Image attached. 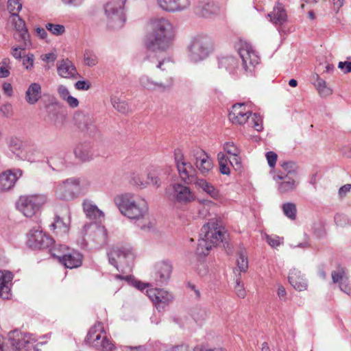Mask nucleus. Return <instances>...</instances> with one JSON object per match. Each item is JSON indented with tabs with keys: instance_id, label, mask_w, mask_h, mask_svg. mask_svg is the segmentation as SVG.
Returning <instances> with one entry per match:
<instances>
[{
	"instance_id": "dca6fc26",
	"label": "nucleus",
	"mask_w": 351,
	"mask_h": 351,
	"mask_svg": "<svg viewBox=\"0 0 351 351\" xmlns=\"http://www.w3.org/2000/svg\"><path fill=\"white\" fill-rule=\"evenodd\" d=\"M147 295L159 311L164 309L173 300L172 294L162 289H147Z\"/></svg>"
},
{
	"instance_id": "4c0bfd02",
	"label": "nucleus",
	"mask_w": 351,
	"mask_h": 351,
	"mask_svg": "<svg viewBox=\"0 0 351 351\" xmlns=\"http://www.w3.org/2000/svg\"><path fill=\"white\" fill-rule=\"evenodd\" d=\"M58 75L63 78L76 79L79 77V73L76 67H57Z\"/></svg>"
},
{
	"instance_id": "4be33fe9",
	"label": "nucleus",
	"mask_w": 351,
	"mask_h": 351,
	"mask_svg": "<svg viewBox=\"0 0 351 351\" xmlns=\"http://www.w3.org/2000/svg\"><path fill=\"white\" fill-rule=\"evenodd\" d=\"M51 101H56L52 98ZM47 119L55 125L63 124L66 115L63 113L56 101H51L45 106Z\"/></svg>"
},
{
	"instance_id": "393cba45",
	"label": "nucleus",
	"mask_w": 351,
	"mask_h": 351,
	"mask_svg": "<svg viewBox=\"0 0 351 351\" xmlns=\"http://www.w3.org/2000/svg\"><path fill=\"white\" fill-rule=\"evenodd\" d=\"M332 281L334 284H338L340 290L350 295L351 287L349 285L348 278L346 276V270L343 267H339L331 273Z\"/></svg>"
},
{
	"instance_id": "f257e3e1",
	"label": "nucleus",
	"mask_w": 351,
	"mask_h": 351,
	"mask_svg": "<svg viewBox=\"0 0 351 351\" xmlns=\"http://www.w3.org/2000/svg\"><path fill=\"white\" fill-rule=\"evenodd\" d=\"M174 37L172 24L167 19L161 18L152 22V32L148 33L143 41L145 47L152 51L167 50Z\"/></svg>"
},
{
	"instance_id": "6ab92c4d",
	"label": "nucleus",
	"mask_w": 351,
	"mask_h": 351,
	"mask_svg": "<svg viewBox=\"0 0 351 351\" xmlns=\"http://www.w3.org/2000/svg\"><path fill=\"white\" fill-rule=\"evenodd\" d=\"M74 119L76 125L82 132L88 135H94L97 132V128L92 115L83 112H77L75 114Z\"/></svg>"
},
{
	"instance_id": "3c124183",
	"label": "nucleus",
	"mask_w": 351,
	"mask_h": 351,
	"mask_svg": "<svg viewBox=\"0 0 351 351\" xmlns=\"http://www.w3.org/2000/svg\"><path fill=\"white\" fill-rule=\"evenodd\" d=\"M8 144L10 150L14 153L21 149L22 142L19 138L12 136L8 139Z\"/></svg>"
},
{
	"instance_id": "ddd939ff",
	"label": "nucleus",
	"mask_w": 351,
	"mask_h": 351,
	"mask_svg": "<svg viewBox=\"0 0 351 351\" xmlns=\"http://www.w3.org/2000/svg\"><path fill=\"white\" fill-rule=\"evenodd\" d=\"M9 341L13 351H31V347L36 341L32 335L14 330L9 332Z\"/></svg>"
},
{
	"instance_id": "e2e57ef3",
	"label": "nucleus",
	"mask_w": 351,
	"mask_h": 351,
	"mask_svg": "<svg viewBox=\"0 0 351 351\" xmlns=\"http://www.w3.org/2000/svg\"><path fill=\"white\" fill-rule=\"evenodd\" d=\"M0 351H13V348L5 341L4 337L0 335Z\"/></svg>"
},
{
	"instance_id": "13d9d810",
	"label": "nucleus",
	"mask_w": 351,
	"mask_h": 351,
	"mask_svg": "<svg viewBox=\"0 0 351 351\" xmlns=\"http://www.w3.org/2000/svg\"><path fill=\"white\" fill-rule=\"evenodd\" d=\"M269 166L274 168L276 164L278 155L274 152H267L265 154Z\"/></svg>"
},
{
	"instance_id": "c756f323",
	"label": "nucleus",
	"mask_w": 351,
	"mask_h": 351,
	"mask_svg": "<svg viewBox=\"0 0 351 351\" xmlns=\"http://www.w3.org/2000/svg\"><path fill=\"white\" fill-rule=\"evenodd\" d=\"M160 7L168 12L181 11L190 5V0H158Z\"/></svg>"
},
{
	"instance_id": "c03bdc74",
	"label": "nucleus",
	"mask_w": 351,
	"mask_h": 351,
	"mask_svg": "<svg viewBox=\"0 0 351 351\" xmlns=\"http://www.w3.org/2000/svg\"><path fill=\"white\" fill-rule=\"evenodd\" d=\"M22 8V3L19 0H8V10L11 15L16 16Z\"/></svg>"
},
{
	"instance_id": "b1692460",
	"label": "nucleus",
	"mask_w": 351,
	"mask_h": 351,
	"mask_svg": "<svg viewBox=\"0 0 351 351\" xmlns=\"http://www.w3.org/2000/svg\"><path fill=\"white\" fill-rule=\"evenodd\" d=\"M21 176V171L16 172L7 170L0 173V193L10 191L14 186L19 176Z\"/></svg>"
},
{
	"instance_id": "338daca9",
	"label": "nucleus",
	"mask_w": 351,
	"mask_h": 351,
	"mask_svg": "<svg viewBox=\"0 0 351 351\" xmlns=\"http://www.w3.org/2000/svg\"><path fill=\"white\" fill-rule=\"evenodd\" d=\"M2 88L5 94H6L8 97H11L12 95L13 88L11 84L4 82L2 85Z\"/></svg>"
},
{
	"instance_id": "c9c22d12",
	"label": "nucleus",
	"mask_w": 351,
	"mask_h": 351,
	"mask_svg": "<svg viewBox=\"0 0 351 351\" xmlns=\"http://www.w3.org/2000/svg\"><path fill=\"white\" fill-rule=\"evenodd\" d=\"M167 176V172L160 167H154L147 174L149 183L158 187L161 180Z\"/></svg>"
},
{
	"instance_id": "f704fd0d",
	"label": "nucleus",
	"mask_w": 351,
	"mask_h": 351,
	"mask_svg": "<svg viewBox=\"0 0 351 351\" xmlns=\"http://www.w3.org/2000/svg\"><path fill=\"white\" fill-rule=\"evenodd\" d=\"M193 184H194L196 188L202 189L214 199L219 197V191L204 179L197 178Z\"/></svg>"
},
{
	"instance_id": "49530a36",
	"label": "nucleus",
	"mask_w": 351,
	"mask_h": 351,
	"mask_svg": "<svg viewBox=\"0 0 351 351\" xmlns=\"http://www.w3.org/2000/svg\"><path fill=\"white\" fill-rule=\"evenodd\" d=\"M237 266L240 271L245 272L248 268V261L244 252H240L237 258Z\"/></svg>"
},
{
	"instance_id": "aec40b11",
	"label": "nucleus",
	"mask_w": 351,
	"mask_h": 351,
	"mask_svg": "<svg viewBox=\"0 0 351 351\" xmlns=\"http://www.w3.org/2000/svg\"><path fill=\"white\" fill-rule=\"evenodd\" d=\"M252 115L250 111L245 109L244 104H236L229 112V120L234 125H243Z\"/></svg>"
},
{
	"instance_id": "f03ea898",
	"label": "nucleus",
	"mask_w": 351,
	"mask_h": 351,
	"mask_svg": "<svg viewBox=\"0 0 351 351\" xmlns=\"http://www.w3.org/2000/svg\"><path fill=\"white\" fill-rule=\"evenodd\" d=\"M226 234L224 228L215 221L204 225L200 230L196 254L199 256L208 255L213 246L223 242Z\"/></svg>"
},
{
	"instance_id": "8fccbe9b",
	"label": "nucleus",
	"mask_w": 351,
	"mask_h": 351,
	"mask_svg": "<svg viewBox=\"0 0 351 351\" xmlns=\"http://www.w3.org/2000/svg\"><path fill=\"white\" fill-rule=\"evenodd\" d=\"M238 63L239 60L233 56H221L219 58V64H221V66H232L237 64Z\"/></svg>"
},
{
	"instance_id": "2eb2a0df",
	"label": "nucleus",
	"mask_w": 351,
	"mask_h": 351,
	"mask_svg": "<svg viewBox=\"0 0 351 351\" xmlns=\"http://www.w3.org/2000/svg\"><path fill=\"white\" fill-rule=\"evenodd\" d=\"M54 241L38 228L32 229L27 234V244L32 249H52Z\"/></svg>"
},
{
	"instance_id": "473e14b6",
	"label": "nucleus",
	"mask_w": 351,
	"mask_h": 351,
	"mask_svg": "<svg viewBox=\"0 0 351 351\" xmlns=\"http://www.w3.org/2000/svg\"><path fill=\"white\" fill-rule=\"evenodd\" d=\"M271 22L276 25H282L287 20V15L284 5L282 3H277L274 6L273 11L267 14Z\"/></svg>"
},
{
	"instance_id": "052dcab7",
	"label": "nucleus",
	"mask_w": 351,
	"mask_h": 351,
	"mask_svg": "<svg viewBox=\"0 0 351 351\" xmlns=\"http://www.w3.org/2000/svg\"><path fill=\"white\" fill-rule=\"evenodd\" d=\"M90 85L88 82L86 81H77L75 84V88L77 90H87L90 88Z\"/></svg>"
},
{
	"instance_id": "bf43d9fd",
	"label": "nucleus",
	"mask_w": 351,
	"mask_h": 351,
	"mask_svg": "<svg viewBox=\"0 0 351 351\" xmlns=\"http://www.w3.org/2000/svg\"><path fill=\"white\" fill-rule=\"evenodd\" d=\"M58 92L62 99L66 100L67 97L70 95L68 88L63 85L58 86Z\"/></svg>"
},
{
	"instance_id": "37998d69",
	"label": "nucleus",
	"mask_w": 351,
	"mask_h": 351,
	"mask_svg": "<svg viewBox=\"0 0 351 351\" xmlns=\"http://www.w3.org/2000/svg\"><path fill=\"white\" fill-rule=\"evenodd\" d=\"M280 166L285 171V174H287L288 176L295 175L297 173L298 166L296 163L293 161L283 162L280 164Z\"/></svg>"
},
{
	"instance_id": "7c9ffc66",
	"label": "nucleus",
	"mask_w": 351,
	"mask_h": 351,
	"mask_svg": "<svg viewBox=\"0 0 351 351\" xmlns=\"http://www.w3.org/2000/svg\"><path fill=\"white\" fill-rule=\"evenodd\" d=\"M83 210L88 219L92 221H101L104 218V213L90 200H84L82 204Z\"/></svg>"
},
{
	"instance_id": "a211bd4d",
	"label": "nucleus",
	"mask_w": 351,
	"mask_h": 351,
	"mask_svg": "<svg viewBox=\"0 0 351 351\" xmlns=\"http://www.w3.org/2000/svg\"><path fill=\"white\" fill-rule=\"evenodd\" d=\"M238 53L243 66H257L261 63L258 53L248 43L242 44Z\"/></svg>"
},
{
	"instance_id": "de8ad7c7",
	"label": "nucleus",
	"mask_w": 351,
	"mask_h": 351,
	"mask_svg": "<svg viewBox=\"0 0 351 351\" xmlns=\"http://www.w3.org/2000/svg\"><path fill=\"white\" fill-rule=\"evenodd\" d=\"M84 228L85 231H87L88 228L94 229L96 236H101L103 241L106 240L107 233L106 229L104 227L97 226V224H90L85 225Z\"/></svg>"
},
{
	"instance_id": "4d7b16f0",
	"label": "nucleus",
	"mask_w": 351,
	"mask_h": 351,
	"mask_svg": "<svg viewBox=\"0 0 351 351\" xmlns=\"http://www.w3.org/2000/svg\"><path fill=\"white\" fill-rule=\"evenodd\" d=\"M235 292L237 295L241 298H244L245 297V291L244 289V286L243 282H241L240 278H237L236 279V285L234 287Z\"/></svg>"
},
{
	"instance_id": "5fc2aeb1",
	"label": "nucleus",
	"mask_w": 351,
	"mask_h": 351,
	"mask_svg": "<svg viewBox=\"0 0 351 351\" xmlns=\"http://www.w3.org/2000/svg\"><path fill=\"white\" fill-rule=\"evenodd\" d=\"M337 226L345 227L349 223L348 217L344 214H336L334 217Z\"/></svg>"
},
{
	"instance_id": "6e6d98bb",
	"label": "nucleus",
	"mask_w": 351,
	"mask_h": 351,
	"mask_svg": "<svg viewBox=\"0 0 351 351\" xmlns=\"http://www.w3.org/2000/svg\"><path fill=\"white\" fill-rule=\"evenodd\" d=\"M252 127L258 132H261L263 129V119L261 117L257 114L254 113L252 119Z\"/></svg>"
},
{
	"instance_id": "2f4dec72",
	"label": "nucleus",
	"mask_w": 351,
	"mask_h": 351,
	"mask_svg": "<svg viewBox=\"0 0 351 351\" xmlns=\"http://www.w3.org/2000/svg\"><path fill=\"white\" fill-rule=\"evenodd\" d=\"M311 80L321 97L325 98L332 94V89L328 86L325 80L319 77L318 74H313L311 75Z\"/></svg>"
},
{
	"instance_id": "412c9836",
	"label": "nucleus",
	"mask_w": 351,
	"mask_h": 351,
	"mask_svg": "<svg viewBox=\"0 0 351 351\" xmlns=\"http://www.w3.org/2000/svg\"><path fill=\"white\" fill-rule=\"evenodd\" d=\"M172 271L171 265L167 262H160L155 265L153 278L158 285L166 284Z\"/></svg>"
},
{
	"instance_id": "39448f33",
	"label": "nucleus",
	"mask_w": 351,
	"mask_h": 351,
	"mask_svg": "<svg viewBox=\"0 0 351 351\" xmlns=\"http://www.w3.org/2000/svg\"><path fill=\"white\" fill-rule=\"evenodd\" d=\"M188 57L191 62L198 63L205 60L213 50L212 40L204 36H197L193 38L188 47Z\"/></svg>"
},
{
	"instance_id": "6e6552de",
	"label": "nucleus",
	"mask_w": 351,
	"mask_h": 351,
	"mask_svg": "<svg viewBox=\"0 0 351 351\" xmlns=\"http://www.w3.org/2000/svg\"><path fill=\"white\" fill-rule=\"evenodd\" d=\"M51 253L66 268H77L82 264L83 255L76 250L69 251L65 245H59L58 247L53 246Z\"/></svg>"
},
{
	"instance_id": "1a4fd4ad",
	"label": "nucleus",
	"mask_w": 351,
	"mask_h": 351,
	"mask_svg": "<svg viewBox=\"0 0 351 351\" xmlns=\"http://www.w3.org/2000/svg\"><path fill=\"white\" fill-rule=\"evenodd\" d=\"M46 202L47 197L43 195L21 196L16 203V206L25 217H32Z\"/></svg>"
},
{
	"instance_id": "72a5a7b5",
	"label": "nucleus",
	"mask_w": 351,
	"mask_h": 351,
	"mask_svg": "<svg viewBox=\"0 0 351 351\" xmlns=\"http://www.w3.org/2000/svg\"><path fill=\"white\" fill-rule=\"evenodd\" d=\"M41 86L38 83H32L25 92V101L29 105L36 104L41 98Z\"/></svg>"
},
{
	"instance_id": "0e129e2a",
	"label": "nucleus",
	"mask_w": 351,
	"mask_h": 351,
	"mask_svg": "<svg viewBox=\"0 0 351 351\" xmlns=\"http://www.w3.org/2000/svg\"><path fill=\"white\" fill-rule=\"evenodd\" d=\"M57 56L55 53H49L47 54L42 55L41 58L42 60L49 64L50 62H53L56 59Z\"/></svg>"
},
{
	"instance_id": "cd10ccee",
	"label": "nucleus",
	"mask_w": 351,
	"mask_h": 351,
	"mask_svg": "<svg viewBox=\"0 0 351 351\" xmlns=\"http://www.w3.org/2000/svg\"><path fill=\"white\" fill-rule=\"evenodd\" d=\"M288 280L289 283L295 290L299 291H304L307 289V280L300 271L293 268L290 270Z\"/></svg>"
},
{
	"instance_id": "09e8293b",
	"label": "nucleus",
	"mask_w": 351,
	"mask_h": 351,
	"mask_svg": "<svg viewBox=\"0 0 351 351\" xmlns=\"http://www.w3.org/2000/svg\"><path fill=\"white\" fill-rule=\"evenodd\" d=\"M84 61L86 66H95L98 63L97 56L90 51H85Z\"/></svg>"
},
{
	"instance_id": "ea45409f",
	"label": "nucleus",
	"mask_w": 351,
	"mask_h": 351,
	"mask_svg": "<svg viewBox=\"0 0 351 351\" xmlns=\"http://www.w3.org/2000/svg\"><path fill=\"white\" fill-rule=\"evenodd\" d=\"M282 209L284 215L291 220H294L296 218L297 208L294 203L288 202L283 204Z\"/></svg>"
},
{
	"instance_id": "a19ab883",
	"label": "nucleus",
	"mask_w": 351,
	"mask_h": 351,
	"mask_svg": "<svg viewBox=\"0 0 351 351\" xmlns=\"http://www.w3.org/2000/svg\"><path fill=\"white\" fill-rule=\"evenodd\" d=\"M112 104L118 112L125 114L129 111V106L125 101H121L119 98L114 97L111 99Z\"/></svg>"
},
{
	"instance_id": "9b49d317",
	"label": "nucleus",
	"mask_w": 351,
	"mask_h": 351,
	"mask_svg": "<svg viewBox=\"0 0 351 351\" xmlns=\"http://www.w3.org/2000/svg\"><path fill=\"white\" fill-rule=\"evenodd\" d=\"M189 157L194 164L196 170H198L203 176H206L213 168V162L210 156L199 147L192 148Z\"/></svg>"
},
{
	"instance_id": "4468645a",
	"label": "nucleus",
	"mask_w": 351,
	"mask_h": 351,
	"mask_svg": "<svg viewBox=\"0 0 351 351\" xmlns=\"http://www.w3.org/2000/svg\"><path fill=\"white\" fill-rule=\"evenodd\" d=\"M166 193L173 201L182 204L190 203L195 198L194 193L188 186L179 183L171 185Z\"/></svg>"
},
{
	"instance_id": "603ef678",
	"label": "nucleus",
	"mask_w": 351,
	"mask_h": 351,
	"mask_svg": "<svg viewBox=\"0 0 351 351\" xmlns=\"http://www.w3.org/2000/svg\"><path fill=\"white\" fill-rule=\"evenodd\" d=\"M224 150L233 156H239L240 154L239 149L234 145L233 142H226L223 145Z\"/></svg>"
},
{
	"instance_id": "5701e85b",
	"label": "nucleus",
	"mask_w": 351,
	"mask_h": 351,
	"mask_svg": "<svg viewBox=\"0 0 351 351\" xmlns=\"http://www.w3.org/2000/svg\"><path fill=\"white\" fill-rule=\"evenodd\" d=\"M74 154L82 162L90 161L98 156L93 145L87 142L77 145L74 149Z\"/></svg>"
},
{
	"instance_id": "69168bd1",
	"label": "nucleus",
	"mask_w": 351,
	"mask_h": 351,
	"mask_svg": "<svg viewBox=\"0 0 351 351\" xmlns=\"http://www.w3.org/2000/svg\"><path fill=\"white\" fill-rule=\"evenodd\" d=\"M351 190V184H346L341 186L339 189L338 194L340 197H343Z\"/></svg>"
},
{
	"instance_id": "774afa93",
	"label": "nucleus",
	"mask_w": 351,
	"mask_h": 351,
	"mask_svg": "<svg viewBox=\"0 0 351 351\" xmlns=\"http://www.w3.org/2000/svg\"><path fill=\"white\" fill-rule=\"evenodd\" d=\"M65 101L67 102L69 106L71 108H76L79 105V101H78L77 99L71 95H69V97H67V98Z\"/></svg>"
},
{
	"instance_id": "7ed1b4c3",
	"label": "nucleus",
	"mask_w": 351,
	"mask_h": 351,
	"mask_svg": "<svg viewBox=\"0 0 351 351\" xmlns=\"http://www.w3.org/2000/svg\"><path fill=\"white\" fill-rule=\"evenodd\" d=\"M114 202L120 212L132 219L143 218L148 210L146 201L132 193L117 196Z\"/></svg>"
},
{
	"instance_id": "9d476101",
	"label": "nucleus",
	"mask_w": 351,
	"mask_h": 351,
	"mask_svg": "<svg viewBox=\"0 0 351 351\" xmlns=\"http://www.w3.org/2000/svg\"><path fill=\"white\" fill-rule=\"evenodd\" d=\"M174 160L181 180L186 184H193L197 178L194 166L191 162H186L184 160V155L179 149L174 152Z\"/></svg>"
},
{
	"instance_id": "79ce46f5",
	"label": "nucleus",
	"mask_w": 351,
	"mask_h": 351,
	"mask_svg": "<svg viewBox=\"0 0 351 351\" xmlns=\"http://www.w3.org/2000/svg\"><path fill=\"white\" fill-rule=\"evenodd\" d=\"M191 315L196 322H201L206 319L207 311L205 308L195 307L192 311Z\"/></svg>"
},
{
	"instance_id": "f8f14e48",
	"label": "nucleus",
	"mask_w": 351,
	"mask_h": 351,
	"mask_svg": "<svg viewBox=\"0 0 351 351\" xmlns=\"http://www.w3.org/2000/svg\"><path fill=\"white\" fill-rule=\"evenodd\" d=\"M108 256L109 263L119 271L118 262L125 263L128 260L133 259L134 253L130 245L120 244L112 247L108 252Z\"/></svg>"
},
{
	"instance_id": "c85d7f7f",
	"label": "nucleus",
	"mask_w": 351,
	"mask_h": 351,
	"mask_svg": "<svg viewBox=\"0 0 351 351\" xmlns=\"http://www.w3.org/2000/svg\"><path fill=\"white\" fill-rule=\"evenodd\" d=\"M218 6L213 2L199 1L195 5L194 12L201 17L208 18L217 13Z\"/></svg>"
},
{
	"instance_id": "bb28decb",
	"label": "nucleus",
	"mask_w": 351,
	"mask_h": 351,
	"mask_svg": "<svg viewBox=\"0 0 351 351\" xmlns=\"http://www.w3.org/2000/svg\"><path fill=\"white\" fill-rule=\"evenodd\" d=\"M13 274L6 270H0V297L8 299L10 295Z\"/></svg>"
},
{
	"instance_id": "20e7f679",
	"label": "nucleus",
	"mask_w": 351,
	"mask_h": 351,
	"mask_svg": "<svg viewBox=\"0 0 351 351\" xmlns=\"http://www.w3.org/2000/svg\"><path fill=\"white\" fill-rule=\"evenodd\" d=\"M89 186V182L85 179L69 178L57 186L56 196L62 200H73L78 193H84Z\"/></svg>"
},
{
	"instance_id": "f3484780",
	"label": "nucleus",
	"mask_w": 351,
	"mask_h": 351,
	"mask_svg": "<svg viewBox=\"0 0 351 351\" xmlns=\"http://www.w3.org/2000/svg\"><path fill=\"white\" fill-rule=\"evenodd\" d=\"M273 178L276 182L280 180L278 186V191L280 194L292 193L298 185V181L280 171H275Z\"/></svg>"
},
{
	"instance_id": "a18cd8bd",
	"label": "nucleus",
	"mask_w": 351,
	"mask_h": 351,
	"mask_svg": "<svg viewBox=\"0 0 351 351\" xmlns=\"http://www.w3.org/2000/svg\"><path fill=\"white\" fill-rule=\"evenodd\" d=\"M46 29L49 31L52 34L60 36L64 33L65 28L62 25L47 23L45 25Z\"/></svg>"
},
{
	"instance_id": "864d4df0",
	"label": "nucleus",
	"mask_w": 351,
	"mask_h": 351,
	"mask_svg": "<svg viewBox=\"0 0 351 351\" xmlns=\"http://www.w3.org/2000/svg\"><path fill=\"white\" fill-rule=\"evenodd\" d=\"M303 240L302 241H293L291 244V246L293 247V248H295V247H300V248H303V249H306V248H308L310 247V239H309V237L306 234H303Z\"/></svg>"
},
{
	"instance_id": "680f3d73",
	"label": "nucleus",
	"mask_w": 351,
	"mask_h": 351,
	"mask_svg": "<svg viewBox=\"0 0 351 351\" xmlns=\"http://www.w3.org/2000/svg\"><path fill=\"white\" fill-rule=\"evenodd\" d=\"M230 162L236 170L240 171L241 169L242 165L239 156H233L232 160H230Z\"/></svg>"
},
{
	"instance_id": "58836bf2",
	"label": "nucleus",
	"mask_w": 351,
	"mask_h": 351,
	"mask_svg": "<svg viewBox=\"0 0 351 351\" xmlns=\"http://www.w3.org/2000/svg\"><path fill=\"white\" fill-rule=\"evenodd\" d=\"M53 230H57L58 234H65L69 231V222L64 221L62 218L56 216L54 222L51 224Z\"/></svg>"
},
{
	"instance_id": "423d86ee",
	"label": "nucleus",
	"mask_w": 351,
	"mask_h": 351,
	"mask_svg": "<svg viewBox=\"0 0 351 351\" xmlns=\"http://www.w3.org/2000/svg\"><path fill=\"white\" fill-rule=\"evenodd\" d=\"M86 341L99 351H112L114 347L110 339L106 336L103 324L100 322L90 328Z\"/></svg>"
},
{
	"instance_id": "0eeeda50",
	"label": "nucleus",
	"mask_w": 351,
	"mask_h": 351,
	"mask_svg": "<svg viewBox=\"0 0 351 351\" xmlns=\"http://www.w3.org/2000/svg\"><path fill=\"white\" fill-rule=\"evenodd\" d=\"M126 0H110L104 5L108 26L112 29L121 28L125 22L123 8Z\"/></svg>"
},
{
	"instance_id": "e433bc0d",
	"label": "nucleus",
	"mask_w": 351,
	"mask_h": 351,
	"mask_svg": "<svg viewBox=\"0 0 351 351\" xmlns=\"http://www.w3.org/2000/svg\"><path fill=\"white\" fill-rule=\"evenodd\" d=\"M140 83L145 88L153 90H161L164 91L170 88V86L172 84V81L171 80H170L167 84H164L162 83L153 82L147 76H142L140 79Z\"/></svg>"
},
{
	"instance_id": "a878e982",
	"label": "nucleus",
	"mask_w": 351,
	"mask_h": 351,
	"mask_svg": "<svg viewBox=\"0 0 351 351\" xmlns=\"http://www.w3.org/2000/svg\"><path fill=\"white\" fill-rule=\"evenodd\" d=\"M10 19L19 34V40L23 41L25 46L30 45L29 34L26 27L25 21L19 14H16V16L11 15Z\"/></svg>"
}]
</instances>
